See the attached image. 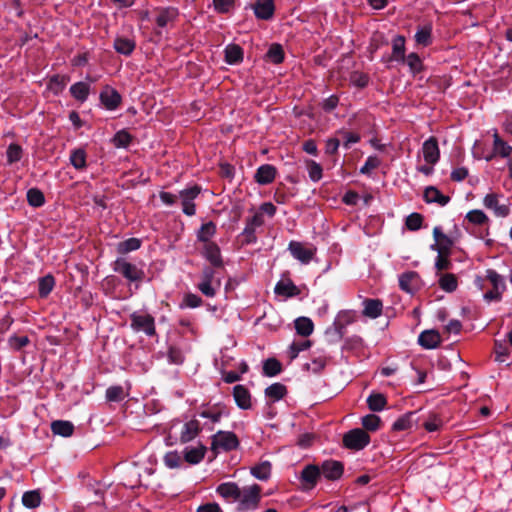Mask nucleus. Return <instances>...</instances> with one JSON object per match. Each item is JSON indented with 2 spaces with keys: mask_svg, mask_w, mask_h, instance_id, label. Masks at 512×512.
I'll return each mask as SVG.
<instances>
[{
  "mask_svg": "<svg viewBox=\"0 0 512 512\" xmlns=\"http://www.w3.org/2000/svg\"><path fill=\"white\" fill-rule=\"evenodd\" d=\"M262 488L258 484L244 486L237 497V510L239 512L254 511L259 507Z\"/></svg>",
  "mask_w": 512,
  "mask_h": 512,
  "instance_id": "obj_1",
  "label": "nucleus"
},
{
  "mask_svg": "<svg viewBox=\"0 0 512 512\" xmlns=\"http://www.w3.org/2000/svg\"><path fill=\"white\" fill-rule=\"evenodd\" d=\"M130 327L135 333H143L148 337L156 335L155 319L146 311H135L130 315Z\"/></svg>",
  "mask_w": 512,
  "mask_h": 512,
  "instance_id": "obj_2",
  "label": "nucleus"
},
{
  "mask_svg": "<svg viewBox=\"0 0 512 512\" xmlns=\"http://www.w3.org/2000/svg\"><path fill=\"white\" fill-rule=\"evenodd\" d=\"M370 443V436L368 433L360 428H355L348 431L343 436V444L346 448L351 450H362Z\"/></svg>",
  "mask_w": 512,
  "mask_h": 512,
  "instance_id": "obj_3",
  "label": "nucleus"
},
{
  "mask_svg": "<svg viewBox=\"0 0 512 512\" xmlns=\"http://www.w3.org/2000/svg\"><path fill=\"white\" fill-rule=\"evenodd\" d=\"M114 271L121 274L131 282L142 281L145 276L142 269L123 258H119L114 262Z\"/></svg>",
  "mask_w": 512,
  "mask_h": 512,
  "instance_id": "obj_4",
  "label": "nucleus"
},
{
  "mask_svg": "<svg viewBox=\"0 0 512 512\" xmlns=\"http://www.w3.org/2000/svg\"><path fill=\"white\" fill-rule=\"evenodd\" d=\"M291 255L302 264H309L316 254L317 248L312 244L291 241L288 245Z\"/></svg>",
  "mask_w": 512,
  "mask_h": 512,
  "instance_id": "obj_5",
  "label": "nucleus"
},
{
  "mask_svg": "<svg viewBox=\"0 0 512 512\" xmlns=\"http://www.w3.org/2000/svg\"><path fill=\"white\" fill-rule=\"evenodd\" d=\"M239 440L235 433L230 431H218L212 438V449L231 451L237 449Z\"/></svg>",
  "mask_w": 512,
  "mask_h": 512,
  "instance_id": "obj_6",
  "label": "nucleus"
},
{
  "mask_svg": "<svg viewBox=\"0 0 512 512\" xmlns=\"http://www.w3.org/2000/svg\"><path fill=\"white\" fill-rule=\"evenodd\" d=\"M201 188L194 185L190 188L184 189L180 192L179 196L182 203V211L187 216H193L196 213L194 199L200 194Z\"/></svg>",
  "mask_w": 512,
  "mask_h": 512,
  "instance_id": "obj_7",
  "label": "nucleus"
},
{
  "mask_svg": "<svg viewBox=\"0 0 512 512\" xmlns=\"http://www.w3.org/2000/svg\"><path fill=\"white\" fill-rule=\"evenodd\" d=\"M357 315L353 310H344L339 312L333 324V328L338 339L344 336L345 328L356 321Z\"/></svg>",
  "mask_w": 512,
  "mask_h": 512,
  "instance_id": "obj_8",
  "label": "nucleus"
},
{
  "mask_svg": "<svg viewBox=\"0 0 512 512\" xmlns=\"http://www.w3.org/2000/svg\"><path fill=\"white\" fill-rule=\"evenodd\" d=\"M399 286L403 291L414 294L421 287L419 274L415 271H408L401 274L399 277Z\"/></svg>",
  "mask_w": 512,
  "mask_h": 512,
  "instance_id": "obj_9",
  "label": "nucleus"
},
{
  "mask_svg": "<svg viewBox=\"0 0 512 512\" xmlns=\"http://www.w3.org/2000/svg\"><path fill=\"white\" fill-rule=\"evenodd\" d=\"M422 154L427 164L435 165L439 161L440 150L435 137L431 136L423 143Z\"/></svg>",
  "mask_w": 512,
  "mask_h": 512,
  "instance_id": "obj_10",
  "label": "nucleus"
},
{
  "mask_svg": "<svg viewBox=\"0 0 512 512\" xmlns=\"http://www.w3.org/2000/svg\"><path fill=\"white\" fill-rule=\"evenodd\" d=\"M499 197L496 193H489L484 197L483 205L487 209L492 210L495 216L506 217L510 212L509 205L505 203L500 204Z\"/></svg>",
  "mask_w": 512,
  "mask_h": 512,
  "instance_id": "obj_11",
  "label": "nucleus"
},
{
  "mask_svg": "<svg viewBox=\"0 0 512 512\" xmlns=\"http://www.w3.org/2000/svg\"><path fill=\"white\" fill-rule=\"evenodd\" d=\"M321 476L320 468L317 465H307L301 472L300 481L304 489H313Z\"/></svg>",
  "mask_w": 512,
  "mask_h": 512,
  "instance_id": "obj_12",
  "label": "nucleus"
},
{
  "mask_svg": "<svg viewBox=\"0 0 512 512\" xmlns=\"http://www.w3.org/2000/svg\"><path fill=\"white\" fill-rule=\"evenodd\" d=\"M202 256L215 268L223 266L221 251L215 242L203 244Z\"/></svg>",
  "mask_w": 512,
  "mask_h": 512,
  "instance_id": "obj_13",
  "label": "nucleus"
},
{
  "mask_svg": "<svg viewBox=\"0 0 512 512\" xmlns=\"http://www.w3.org/2000/svg\"><path fill=\"white\" fill-rule=\"evenodd\" d=\"M320 472L328 480H337L343 474V465L339 461L327 460L321 465Z\"/></svg>",
  "mask_w": 512,
  "mask_h": 512,
  "instance_id": "obj_14",
  "label": "nucleus"
},
{
  "mask_svg": "<svg viewBox=\"0 0 512 512\" xmlns=\"http://www.w3.org/2000/svg\"><path fill=\"white\" fill-rule=\"evenodd\" d=\"M433 236L435 239V245L432 246V249H435L439 254H450V250L453 246L452 239L444 234L440 227H435L433 229Z\"/></svg>",
  "mask_w": 512,
  "mask_h": 512,
  "instance_id": "obj_15",
  "label": "nucleus"
},
{
  "mask_svg": "<svg viewBox=\"0 0 512 512\" xmlns=\"http://www.w3.org/2000/svg\"><path fill=\"white\" fill-rule=\"evenodd\" d=\"M277 170L273 165H261L255 173L254 179L260 185H267L274 181Z\"/></svg>",
  "mask_w": 512,
  "mask_h": 512,
  "instance_id": "obj_16",
  "label": "nucleus"
},
{
  "mask_svg": "<svg viewBox=\"0 0 512 512\" xmlns=\"http://www.w3.org/2000/svg\"><path fill=\"white\" fill-rule=\"evenodd\" d=\"M253 8L257 18L268 20L274 14V0H257Z\"/></svg>",
  "mask_w": 512,
  "mask_h": 512,
  "instance_id": "obj_17",
  "label": "nucleus"
},
{
  "mask_svg": "<svg viewBox=\"0 0 512 512\" xmlns=\"http://www.w3.org/2000/svg\"><path fill=\"white\" fill-rule=\"evenodd\" d=\"M100 100L107 109L114 110L119 106L121 96L115 89L106 87L100 93Z\"/></svg>",
  "mask_w": 512,
  "mask_h": 512,
  "instance_id": "obj_18",
  "label": "nucleus"
},
{
  "mask_svg": "<svg viewBox=\"0 0 512 512\" xmlns=\"http://www.w3.org/2000/svg\"><path fill=\"white\" fill-rule=\"evenodd\" d=\"M233 397L239 408L244 410L251 408V395L245 386L236 385L233 388Z\"/></svg>",
  "mask_w": 512,
  "mask_h": 512,
  "instance_id": "obj_19",
  "label": "nucleus"
},
{
  "mask_svg": "<svg viewBox=\"0 0 512 512\" xmlns=\"http://www.w3.org/2000/svg\"><path fill=\"white\" fill-rule=\"evenodd\" d=\"M440 341V334L435 330H425L418 337L419 344L426 349L436 348Z\"/></svg>",
  "mask_w": 512,
  "mask_h": 512,
  "instance_id": "obj_20",
  "label": "nucleus"
},
{
  "mask_svg": "<svg viewBox=\"0 0 512 512\" xmlns=\"http://www.w3.org/2000/svg\"><path fill=\"white\" fill-rule=\"evenodd\" d=\"M240 487L234 482H225L220 484L216 491L217 493L228 501H236L240 493Z\"/></svg>",
  "mask_w": 512,
  "mask_h": 512,
  "instance_id": "obj_21",
  "label": "nucleus"
},
{
  "mask_svg": "<svg viewBox=\"0 0 512 512\" xmlns=\"http://www.w3.org/2000/svg\"><path fill=\"white\" fill-rule=\"evenodd\" d=\"M200 429V423L198 420L192 419L186 422L180 434V441L182 443H186L193 440L200 432Z\"/></svg>",
  "mask_w": 512,
  "mask_h": 512,
  "instance_id": "obj_22",
  "label": "nucleus"
},
{
  "mask_svg": "<svg viewBox=\"0 0 512 512\" xmlns=\"http://www.w3.org/2000/svg\"><path fill=\"white\" fill-rule=\"evenodd\" d=\"M363 315L375 319L382 314L383 304L379 299H365L363 301Z\"/></svg>",
  "mask_w": 512,
  "mask_h": 512,
  "instance_id": "obj_23",
  "label": "nucleus"
},
{
  "mask_svg": "<svg viewBox=\"0 0 512 512\" xmlns=\"http://www.w3.org/2000/svg\"><path fill=\"white\" fill-rule=\"evenodd\" d=\"M424 199L427 203H437L445 206L449 203L450 197L442 194L436 187L429 186L424 191Z\"/></svg>",
  "mask_w": 512,
  "mask_h": 512,
  "instance_id": "obj_24",
  "label": "nucleus"
},
{
  "mask_svg": "<svg viewBox=\"0 0 512 512\" xmlns=\"http://www.w3.org/2000/svg\"><path fill=\"white\" fill-rule=\"evenodd\" d=\"M178 16V11L175 8H161L158 10V15L156 16V24L160 28H164L168 26L169 23L175 21Z\"/></svg>",
  "mask_w": 512,
  "mask_h": 512,
  "instance_id": "obj_25",
  "label": "nucleus"
},
{
  "mask_svg": "<svg viewBox=\"0 0 512 512\" xmlns=\"http://www.w3.org/2000/svg\"><path fill=\"white\" fill-rule=\"evenodd\" d=\"M225 61L230 65L239 64L243 60V49L237 44H229L225 50Z\"/></svg>",
  "mask_w": 512,
  "mask_h": 512,
  "instance_id": "obj_26",
  "label": "nucleus"
},
{
  "mask_svg": "<svg viewBox=\"0 0 512 512\" xmlns=\"http://www.w3.org/2000/svg\"><path fill=\"white\" fill-rule=\"evenodd\" d=\"M274 292L277 295L293 297L299 294V289L291 280H286L279 281L274 288Z\"/></svg>",
  "mask_w": 512,
  "mask_h": 512,
  "instance_id": "obj_27",
  "label": "nucleus"
},
{
  "mask_svg": "<svg viewBox=\"0 0 512 512\" xmlns=\"http://www.w3.org/2000/svg\"><path fill=\"white\" fill-rule=\"evenodd\" d=\"M216 234V225L209 221L204 223L200 229L197 231V240L202 242L203 244L212 243L211 239Z\"/></svg>",
  "mask_w": 512,
  "mask_h": 512,
  "instance_id": "obj_28",
  "label": "nucleus"
},
{
  "mask_svg": "<svg viewBox=\"0 0 512 512\" xmlns=\"http://www.w3.org/2000/svg\"><path fill=\"white\" fill-rule=\"evenodd\" d=\"M51 430L55 435L70 437L74 432V425L69 421L56 420L51 423Z\"/></svg>",
  "mask_w": 512,
  "mask_h": 512,
  "instance_id": "obj_29",
  "label": "nucleus"
},
{
  "mask_svg": "<svg viewBox=\"0 0 512 512\" xmlns=\"http://www.w3.org/2000/svg\"><path fill=\"white\" fill-rule=\"evenodd\" d=\"M392 60L398 62L405 61V38L403 36H396L392 42Z\"/></svg>",
  "mask_w": 512,
  "mask_h": 512,
  "instance_id": "obj_30",
  "label": "nucleus"
},
{
  "mask_svg": "<svg viewBox=\"0 0 512 512\" xmlns=\"http://www.w3.org/2000/svg\"><path fill=\"white\" fill-rule=\"evenodd\" d=\"M135 41L129 38L118 37L114 41L115 50L123 55H130L135 49Z\"/></svg>",
  "mask_w": 512,
  "mask_h": 512,
  "instance_id": "obj_31",
  "label": "nucleus"
},
{
  "mask_svg": "<svg viewBox=\"0 0 512 512\" xmlns=\"http://www.w3.org/2000/svg\"><path fill=\"white\" fill-rule=\"evenodd\" d=\"M69 81L70 78L67 75H54L50 78L47 87L51 92L57 95L64 90Z\"/></svg>",
  "mask_w": 512,
  "mask_h": 512,
  "instance_id": "obj_32",
  "label": "nucleus"
},
{
  "mask_svg": "<svg viewBox=\"0 0 512 512\" xmlns=\"http://www.w3.org/2000/svg\"><path fill=\"white\" fill-rule=\"evenodd\" d=\"M367 405L371 411L380 412L386 407L387 399L381 393H372L367 398Z\"/></svg>",
  "mask_w": 512,
  "mask_h": 512,
  "instance_id": "obj_33",
  "label": "nucleus"
},
{
  "mask_svg": "<svg viewBox=\"0 0 512 512\" xmlns=\"http://www.w3.org/2000/svg\"><path fill=\"white\" fill-rule=\"evenodd\" d=\"M205 451L206 449L204 446L186 448L184 452V459L189 464H198L204 458Z\"/></svg>",
  "mask_w": 512,
  "mask_h": 512,
  "instance_id": "obj_34",
  "label": "nucleus"
},
{
  "mask_svg": "<svg viewBox=\"0 0 512 512\" xmlns=\"http://www.w3.org/2000/svg\"><path fill=\"white\" fill-rule=\"evenodd\" d=\"M224 414V409L219 405L209 406L199 412V416L209 419L211 423H218Z\"/></svg>",
  "mask_w": 512,
  "mask_h": 512,
  "instance_id": "obj_35",
  "label": "nucleus"
},
{
  "mask_svg": "<svg viewBox=\"0 0 512 512\" xmlns=\"http://www.w3.org/2000/svg\"><path fill=\"white\" fill-rule=\"evenodd\" d=\"M90 92L89 84L85 82H77L70 87L71 95L78 101L84 102L87 100Z\"/></svg>",
  "mask_w": 512,
  "mask_h": 512,
  "instance_id": "obj_36",
  "label": "nucleus"
},
{
  "mask_svg": "<svg viewBox=\"0 0 512 512\" xmlns=\"http://www.w3.org/2000/svg\"><path fill=\"white\" fill-rule=\"evenodd\" d=\"M295 329L299 335L308 337L313 333L314 324L310 318L299 317L295 320Z\"/></svg>",
  "mask_w": 512,
  "mask_h": 512,
  "instance_id": "obj_37",
  "label": "nucleus"
},
{
  "mask_svg": "<svg viewBox=\"0 0 512 512\" xmlns=\"http://www.w3.org/2000/svg\"><path fill=\"white\" fill-rule=\"evenodd\" d=\"M87 154L84 149H74L70 153V163L76 170H83L86 168Z\"/></svg>",
  "mask_w": 512,
  "mask_h": 512,
  "instance_id": "obj_38",
  "label": "nucleus"
},
{
  "mask_svg": "<svg viewBox=\"0 0 512 512\" xmlns=\"http://www.w3.org/2000/svg\"><path fill=\"white\" fill-rule=\"evenodd\" d=\"M250 472L255 478L265 481L269 479L271 475V464L269 461L261 462L253 466Z\"/></svg>",
  "mask_w": 512,
  "mask_h": 512,
  "instance_id": "obj_39",
  "label": "nucleus"
},
{
  "mask_svg": "<svg viewBox=\"0 0 512 512\" xmlns=\"http://www.w3.org/2000/svg\"><path fill=\"white\" fill-rule=\"evenodd\" d=\"M54 286H55V280L52 275L48 274V275L40 278L39 283H38V291H39L40 297H42V298L47 297L53 290Z\"/></svg>",
  "mask_w": 512,
  "mask_h": 512,
  "instance_id": "obj_40",
  "label": "nucleus"
},
{
  "mask_svg": "<svg viewBox=\"0 0 512 512\" xmlns=\"http://www.w3.org/2000/svg\"><path fill=\"white\" fill-rule=\"evenodd\" d=\"M286 392L287 390L285 385L281 383H274L265 389V395L268 398L272 399L273 401H278L282 399L285 396Z\"/></svg>",
  "mask_w": 512,
  "mask_h": 512,
  "instance_id": "obj_41",
  "label": "nucleus"
},
{
  "mask_svg": "<svg viewBox=\"0 0 512 512\" xmlns=\"http://www.w3.org/2000/svg\"><path fill=\"white\" fill-rule=\"evenodd\" d=\"M439 286L446 292H453L458 286L457 278L454 274H442L439 279Z\"/></svg>",
  "mask_w": 512,
  "mask_h": 512,
  "instance_id": "obj_42",
  "label": "nucleus"
},
{
  "mask_svg": "<svg viewBox=\"0 0 512 512\" xmlns=\"http://www.w3.org/2000/svg\"><path fill=\"white\" fill-rule=\"evenodd\" d=\"M432 28L430 25H425L419 28L415 34V40L422 46H428L431 43Z\"/></svg>",
  "mask_w": 512,
  "mask_h": 512,
  "instance_id": "obj_43",
  "label": "nucleus"
},
{
  "mask_svg": "<svg viewBox=\"0 0 512 512\" xmlns=\"http://www.w3.org/2000/svg\"><path fill=\"white\" fill-rule=\"evenodd\" d=\"M362 426L367 431H377L380 428L381 419L375 414H368L361 419Z\"/></svg>",
  "mask_w": 512,
  "mask_h": 512,
  "instance_id": "obj_44",
  "label": "nucleus"
},
{
  "mask_svg": "<svg viewBox=\"0 0 512 512\" xmlns=\"http://www.w3.org/2000/svg\"><path fill=\"white\" fill-rule=\"evenodd\" d=\"M106 400L109 402H120L125 398V392L122 386H110L106 390Z\"/></svg>",
  "mask_w": 512,
  "mask_h": 512,
  "instance_id": "obj_45",
  "label": "nucleus"
},
{
  "mask_svg": "<svg viewBox=\"0 0 512 512\" xmlns=\"http://www.w3.org/2000/svg\"><path fill=\"white\" fill-rule=\"evenodd\" d=\"M281 372V363L275 358H269L264 362L263 373L266 376L273 377Z\"/></svg>",
  "mask_w": 512,
  "mask_h": 512,
  "instance_id": "obj_46",
  "label": "nucleus"
},
{
  "mask_svg": "<svg viewBox=\"0 0 512 512\" xmlns=\"http://www.w3.org/2000/svg\"><path fill=\"white\" fill-rule=\"evenodd\" d=\"M22 503L27 508H36L41 503V497L37 491L25 492L22 496Z\"/></svg>",
  "mask_w": 512,
  "mask_h": 512,
  "instance_id": "obj_47",
  "label": "nucleus"
},
{
  "mask_svg": "<svg viewBox=\"0 0 512 512\" xmlns=\"http://www.w3.org/2000/svg\"><path fill=\"white\" fill-rule=\"evenodd\" d=\"M327 358L323 355L312 358L311 362L305 364L307 371L313 373H320L326 366Z\"/></svg>",
  "mask_w": 512,
  "mask_h": 512,
  "instance_id": "obj_48",
  "label": "nucleus"
},
{
  "mask_svg": "<svg viewBox=\"0 0 512 512\" xmlns=\"http://www.w3.org/2000/svg\"><path fill=\"white\" fill-rule=\"evenodd\" d=\"M141 246V241L138 238H129L125 241H122L118 244V252L122 254L129 253L131 251H135L139 249Z\"/></svg>",
  "mask_w": 512,
  "mask_h": 512,
  "instance_id": "obj_49",
  "label": "nucleus"
},
{
  "mask_svg": "<svg viewBox=\"0 0 512 512\" xmlns=\"http://www.w3.org/2000/svg\"><path fill=\"white\" fill-rule=\"evenodd\" d=\"M27 201L33 207H41L45 202V198L39 189L31 188L27 192Z\"/></svg>",
  "mask_w": 512,
  "mask_h": 512,
  "instance_id": "obj_50",
  "label": "nucleus"
},
{
  "mask_svg": "<svg viewBox=\"0 0 512 512\" xmlns=\"http://www.w3.org/2000/svg\"><path fill=\"white\" fill-rule=\"evenodd\" d=\"M306 167L309 174V178L312 181L318 182L322 178L323 169L319 163L313 160H308L306 162Z\"/></svg>",
  "mask_w": 512,
  "mask_h": 512,
  "instance_id": "obj_51",
  "label": "nucleus"
},
{
  "mask_svg": "<svg viewBox=\"0 0 512 512\" xmlns=\"http://www.w3.org/2000/svg\"><path fill=\"white\" fill-rule=\"evenodd\" d=\"M268 59L274 64H280L284 60V52L279 44H272L267 52Z\"/></svg>",
  "mask_w": 512,
  "mask_h": 512,
  "instance_id": "obj_52",
  "label": "nucleus"
},
{
  "mask_svg": "<svg viewBox=\"0 0 512 512\" xmlns=\"http://www.w3.org/2000/svg\"><path fill=\"white\" fill-rule=\"evenodd\" d=\"M443 425L442 419L437 414H430L423 422V427L428 432L438 431Z\"/></svg>",
  "mask_w": 512,
  "mask_h": 512,
  "instance_id": "obj_53",
  "label": "nucleus"
},
{
  "mask_svg": "<svg viewBox=\"0 0 512 512\" xmlns=\"http://www.w3.org/2000/svg\"><path fill=\"white\" fill-rule=\"evenodd\" d=\"M264 224V217L262 216V213L256 212L248 221L246 224V227L244 229V232L247 234H253L256 230V228L262 226Z\"/></svg>",
  "mask_w": 512,
  "mask_h": 512,
  "instance_id": "obj_54",
  "label": "nucleus"
},
{
  "mask_svg": "<svg viewBox=\"0 0 512 512\" xmlns=\"http://www.w3.org/2000/svg\"><path fill=\"white\" fill-rule=\"evenodd\" d=\"M466 219L475 225H483L488 222L487 215L482 210H471L467 213Z\"/></svg>",
  "mask_w": 512,
  "mask_h": 512,
  "instance_id": "obj_55",
  "label": "nucleus"
},
{
  "mask_svg": "<svg viewBox=\"0 0 512 512\" xmlns=\"http://www.w3.org/2000/svg\"><path fill=\"white\" fill-rule=\"evenodd\" d=\"M494 151L502 157H508L512 151V147L504 142L498 134L494 135Z\"/></svg>",
  "mask_w": 512,
  "mask_h": 512,
  "instance_id": "obj_56",
  "label": "nucleus"
},
{
  "mask_svg": "<svg viewBox=\"0 0 512 512\" xmlns=\"http://www.w3.org/2000/svg\"><path fill=\"white\" fill-rule=\"evenodd\" d=\"M164 463L168 468H179L182 464V457L177 451L167 452L164 456Z\"/></svg>",
  "mask_w": 512,
  "mask_h": 512,
  "instance_id": "obj_57",
  "label": "nucleus"
},
{
  "mask_svg": "<svg viewBox=\"0 0 512 512\" xmlns=\"http://www.w3.org/2000/svg\"><path fill=\"white\" fill-rule=\"evenodd\" d=\"M23 150L18 144H10L7 148L6 155L8 163L18 162L22 157Z\"/></svg>",
  "mask_w": 512,
  "mask_h": 512,
  "instance_id": "obj_58",
  "label": "nucleus"
},
{
  "mask_svg": "<svg viewBox=\"0 0 512 512\" xmlns=\"http://www.w3.org/2000/svg\"><path fill=\"white\" fill-rule=\"evenodd\" d=\"M405 62L413 74H416L422 70V61L416 53H410L405 58Z\"/></svg>",
  "mask_w": 512,
  "mask_h": 512,
  "instance_id": "obj_59",
  "label": "nucleus"
},
{
  "mask_svg": "<svg viewBox=\"0 0 512 512\" xmlns=\"http://www.w3.org/2000/svg\"><path fill=\"white\" fill-rule=\"evenodd\" d=\"M487 279L492 284L493 288L504 291L506 286L501 275L494 270H487Z\"/></svg>",
  "mask_w": 512,
  "mask_h": 512,
  "instance_id": "obj_60",
  "label": "nucleus"
},
{
  "mask_svg": "<svg viewBox=\"0 0 512 512\" xmlns=\"http://www.w3.org/2000/svg\"><path fill=\"white\" fill-rule=\"evenodd\" d=\"M131 140V135L128 132L121 130L115 134L113 143L118 148H125L130 144Z\"/></svg>",
  "mask_w": 512,
  "mask_h": 512,
  "instance_id": "obj_61",
  "label": "nucleus"
},
{
  "mask_svg": "<svg viewBox=\"0 0 512 512\" xmlns=\"http://www.w3.org/2000/svg\"><path fill=\"white\" fill-rule=\"evenodd\" d=\"M423 217L419 213H412L406 218V227L411 231H416L421 228Z\"/></svg>",
  "mask_w": 512,
  "mask_h": 512,
  "instance_id": "obj_62",
  "label": "nucleus"
},
{
  "mask_svg": "<svg viewBox=\"0 0 512 512\" xmlns=\"http://www.w3.org/2000/svg\"><path fill=\"white\" fill-rule=\"evenodd\" d=\"M494 352L495 360L498 362H505L510 353L509 348L506 346V344L501 343L499 341L495 342Z\"/></svg>",
  "mask_w": 512,
  "mask_h": 512,
  "instance_id": "obj_63",
  "label": "nucleus"
},
{
  "mask_svg": "<svg viewBox=\"0 0 512 512\" xmlns=\"http://www.w3.org/2000/svg\"><path fill=\"white\" fill-rule=\"evenodd\" d=\"M337 135L341 137L345 148H349L352 144L357 143L360 140L358 134L344 130L338 131Z\"/></svg>",
  "mask_w": 512,
  "mask_h": 512,
  "instance_id": "obj_64",
  "label": "nucleus"
}]
</instances>
